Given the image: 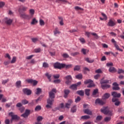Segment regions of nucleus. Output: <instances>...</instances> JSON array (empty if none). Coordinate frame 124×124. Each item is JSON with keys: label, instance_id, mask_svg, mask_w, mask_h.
<instances>
[{"label": "nucleus", "instance_id": "55", "mask_svg": "<svg viewBox=\"0 0 124 124\" xmlns=\"http://www.w3.org/2000/svg\"><path fill=\"white\" fill-rule=\"evenodd\" d=\"M53 83H54L55 84H59V83H61V80L55 79L53 81Z\"/></svg>", "mask_w": 124, "mask_h": 124}, {"label": "nucleus", "instance_id": "56", "mask_svg": "<svg viewBox=\"0 0 124 124\" xmlns=\"http://www.w3.org/2000/svg\"><path fill=\"white\" fill-rule=\"evenodd\" d=\"M71 56H73V57H75V56H77V55H79V52H76L74 53H72L71 54Z\"/></svg>", "mask_w": 124, "mask_h": 124}, {"label": "nucleus", "instance_id": "15", "mask_svg": "<svg viewBox=\"0 0 124 124\" xmlns=\"http://www.w3.org/2000/svg\"><path fill=\"white\" fill-rule=\"evenodd\" d=\"M85 61H86V62H88L89 63H93V62H94V60L93 59H92L88 57L85 58Z\"/></svg>", "mask_w": 124, "mask_h": 124}, {"label": "nucleus", "instance_id": "48", "mask_svg": "<svg viewBox=\"0 0 124 124\" xmlns=\"http://www.w3.org/2000/svg\"><path fill=\"white\" fill-rule=\"evenodd\" d=\"M35 53H40L41 51V49L40 48H36L34 50Z\"/></svg>", "mask_w": 124, "mask_h": 124}, {"label": "nucleus", "instance_id": "53", "mask_svg": "<svg viewBox=\"0 0 124 124\" xmlns=\"http://www.w3.org/2000/svg\"><path fill=\"white\" fill-rule=\"evenodd\" d=\"M42 120H43V118L42 117V116H38L37 118V122H40Z\"/></svg>", "mask_w": 124, "mask_h": 124}, {"label": "nucleus", "instance_id": "33", "mask_svg": "<svg viewBox=\"0 0 124 124\" xmlns=\"http://www.w3.org/2000/svg\"><path fill=\"white\" fill-rule=\"evenodd\" d=\"M114 46V47H115L116 49H117V50H118V51H120L121 52H123V49L120 48V47L118 45H117V44H115Z\"/></svg>", "mask_w": 124, "mask_h": 124}, {"label": "nucleus", "instance_id": "36", "mask_svg": "<svg viewBox=\"0 0 124 124\" xmlns=\"http://www.w3.org/2000/svg\"><path fill=\"white\" fill-rule=\"evenodd\" d=\"M21 102L23 105H26V104H28V103H29V101L24 99L21 101Z\"/></svg>", "mask_w": 124, "mask_h": 124}, {"label": "nucleus", "instance_id": "12", "mask_svg": "<svg viewBox=\"0 0 124 124\" xmlns=\"http://www.w3.org/2000/svg\"><path fill=\"white\" fill-rule=\"evenodd\" d=\"M114 87L112 88L113 90L115 91H119L120 90V87H119V85L117 82H114L113 83Z\"/></svg>", "mask_w": 124, "mask_h": 124}, {"label": "nucleus", "instance_id": "7", "mask_svg": "<svg viewBox=\"0 0 124 124\" xmlns=\"http://www.w3.org/2000/svg\"><path fill=\"white\" fill-rule=\"evenodd\" d=\"M112 102H115V105L116 106H119V105H120V104H121V102L119 101L118 98H115V97L112 98Z\"/></svg>", "mask_w": 124, "mask_h": 124}, {"label": "nucleus", "instance_id": "34", "mask_svg": "<svg viewBox=\"0 0 124 124\" xmlns=\"http://www.w3.org/2000/svg\"><path fill=\"white\" fill-rule=\"evenodd\" d=\"M76 78L77 79H78L79 80H81V79L83 78V76L81 75V74H79L76 76Z\"/></svg>", "mask_w": 124, "mask_h": 124}, {"label": "nucleus", "instance_id": "52", "mask_svg": "<svg viewBox=\"0 0 124 124\" xmlns=\"http://www.w3.org/2000/svg\"><path fill=\"white\" fill-rule=\"evenodd\" d=\"M110 120H111V117H107L105 118L104 121L105 122H109Z\"/></svg>", "mask_w": 124, "mask_h": 124}, {"label": "nucleus", "instance_id": "63", "mask_svg": "<svg viewBox=\"0 0 124 124\" xmlns=\"http://www.w3.org/2000/svg\"><path fill=\"white\" fill-rule=\"evenodd\" d=\"M4 123L5 124H10V120L9 119H6Z\"/></svg>", "mask_w": 124, "mask_h": 124}, {"label": "nucleus", "instance_id": "62", "mask_svg": "<svg viewBox=\"0 0 124 124\" xmlns=\"http://www.w3.org/2000/svg\"><path fill=\"white\" fill-rule=\"evenodd\" d=\"M30 13L31 15H33V14H34V10L30 9Z\"/></svg>", "mask_w": 124, "mask_h": 124}, {"label": "nucleus", "instance_id": "59", "mask_svg": "<svg viewBox=\"0 0 124 124\" xmlns=\"http://www.w3.org/2000/svg\"><path fill=\"white\" fill-rule=\"evenodd\" d=\"M62 57L65 58H69V55H68V54L67 53H64L62 55Z\"/></svg>", "mask_w": 124, "mask_h": 124}, {"label": "nucleus", "instance_id": "25", "mask_svg": "<svg viewBox=\"0 0 124 124\" xmlns=\"http://www.w3.org/2000/svg\"><path fill=\"white\" fill-rule=\"evenodd\" d=\"M76 111H77V108H76V106H74L71 108V113H75L76 112Z\"/></svg>", "mask_w": 124, "mask_h": 124}, {"label": "nucleus", "instance_id": "3", "mask_svg": "<svg viewBox=\"0 0 124 124\" xmlns=\"http://www.w3.org/2000/svg\"><path fill=\"white\" fill-rule=\"evenodd\" d=\"M101 111L105 115H108L109 116H111V115H112V111L109 109L108 107H106L103 108H102L101 109Z\"/></svg>", "mask_w": 124, "mask_h": 124}, {"label": "nucleus", "instance_id": "64", "mask_svg": "<svg viewBox=\"0 0 124 124\" xmlns=\"http://www.w3.org/2000/svg\"><path fill=\"white\" fill-rule=\"evenodd\" d=\"M107 66H113V63L112 62H108L107 63Z\"/></svg>", "mask_w": 124, "mask_h": 124}, {"label": "nucleus", "instance_id": "2", "mask_svg": "<svg viewBox=\"0 0 124 124\" xmlns=\"http://www.w3.org/2000/svg\"><path fill=\"white\" fill-rule=\"evenodd\" d=\"M9 116L11 117V122L12 123L13 121H19L20 118V116L15 114L14 112H11L9 113Z\"/></svg>", "mask_w": 124, "mask_h": 124}, {"label": "nucleus", "instance_id": "16", "mask_svg": "<svg viewBox=\"0 0 124 124\" xmlns=\"http://www.w3.org/2000/svg\"><path fill=\"white\" fill-rule=\"evenodd\" d=\"M72 67V64H66L65 63H63V68H66V69H69Z\"/></svg>", "mask_w": 124, "mask_h": 124}, {"label": "nucleus", "instance_id": "43", "mask_svg": "<svg viewBox=\"0 0 124 124\" xmlns=\"http://www.w3.org/2000/svg\"><path fill=\"white\" fill-rule=\"evenodd\" d=\"M96 121H101V120H102V116L101 115H98L97 116L96 119Z\"/></svg>", "mask_w": 124, "mask_h": 124}, {"label": "nucleus", "instance_id": "31", "mask_svg": "<svg viewBox=\"0 0 124 124\" xmlns=\"http://www.w3.org/2000/svg\"><path fill=\"white\" fill-rule=\"evenodd\" d=\"M61 33V31H59L58 28H56L55 31H54V34L56 35V34H60Z\"/></svg>", "mask_w": 124, "mask_h": 124}, {"label": "nucleus", "instance_id": "32", "mask_svg": "<svg viewBox=\"0 0 124 124\" xmlns=\"http://www.w3.org/2000/svg\"><path fill=\"white\" fill-rule=\"evenodd\" d=\"M81 69V66L80 65H76L74 67V70L78 71Z\"/></svg>", "mask_w": 124, "mask_h": 124}, {"label": "nucleus", "instance_id": "8", "mask_svg": "<svg viewBox=\"0 0 124 124\" xmlns=\"http://www.w3.org/2000/svg\"><path fill=\"white\" fill-rule=\"evenodd\" d=\"M31 111L28 109H26L25 111V112L23 114H22L21 115V117H23V118H28L29 117V115H30Z\"/></svg>", "mask_w": 124, "mask_h": 124}, {"label": "nucleus", "instance_id": "42", "mask_svg": "<svg viewBox=\"0 0 124 124\" xmlns=\"http://www.w3.org/2000/svg\"><path fill=\"white\" fill-rule=\"evenodd\" d=\"M43 67L45 68H47V67H49V64L47 62H44L43 64Z\"/></svg>", "mask_w": 124, "mask_h": 124}, {"label": "nucleus", "instance_id": "24", "mask_svg": "<svg viewBox=\"0 0 124 124\" xmlns=\"http://www.w3.org/2000/svg\"><path fill=\"white\" fill-rule=\"evenodd\" d=\"M45 76L47 77V79H49V82H51V77H52V75L49 74V73H46Z\"/></svg>", "mask_w": 124, "mask_h": 124}, {"label": "nucleus", "instance_id": "57", "mask_svg": "<svg viewBox=\"0 0 124 124\" xmlns=\"http://www.w3.org/2000/svg\"><path fill=\"white\" fill-rule=\"evenodd\" d=\"M81 100V97L78 96L77 98L75 99V102H79Z\"/></svg>", "mask_w": 124, "mask_h": 124}, {"label": "nucleus", "instance_id": "11", "mask_svg": "<svg viewBox=\"0 0 124 124\" xmlns=\"http://www.w3.org/2000/svg\"><path fill=\"white\" fill-rule=\"evenodd\" d=\"M23 92L24 93H25V94H27V95H30V94H31V91L27 88L23 89Z\"/></svg>", "mask_w": 124, "mask_h": 124}, {"label": "nucleus", "instance_id": "54", "mask_svg": "<svg viewBox=\"0 0 124 124\" xmlns=\"http://www.w3.org/2000/svg\"><path fill=\"white\" fill-rule=\"evenodd\" d=\"M79 40L80 41V42H81V43H86V41H85V39H84V38H80L79 39Z\"/></svg>", "mask_w": 124, "mask_h": 124}, {"label": "nucleus", "instance_id": "13", "mask_svg": "<svg viewBox=\"0 0 124 124\" xmlns=\"http://www.w3.org/2000/svg\"><path fill=\"white\" fill-rule=\"evenodd\" d=\"M116 25V23L112 19H110L108 23V26L109 27H114Z\"/></svg>", "mask_w": 124, "mask_h": 124}, {"label": "nucleus", "instance_id": "46", "mask_svg": "<svg viewBox=\"0 0 124 124\" xmlns=\"http://www.w3.org/2000/svg\"><path fill=\"white\" fill-rule=\"evenodd\" d=\"M41 109V106H37L35 108V110H36V111H40Z\"/></svg>", "mask_w": 124, "mask_h": 124}, {"label": "nucleus", "instance_id": "18", "mask_svg": "<svg viewBox=\"0 0 124 124\" xmlns=\"http://www.w3.org/2000/svg\"><path fill=\"white\" fill-rule=\"evenodd\" d=\"M42 98V97H39L37 98V99L32 100L31 103H29V104H33V103H34V101H35L36 103H38L39 101H41Z\"/></svg>", "mask_w": 124, "mask_h": 124}, {"label": "nucleus", "instance_id": "51", "mask_svg": "<svg viewBox=\"0 0 124 124\" xmlns=\"http://www.w3.org/2000/svg\"><path fill=\"white\" fill-rule=\"evenodd\" d=\"M31 40L33 43H35L36 42H37L38 39L37 38H31Z\"/></svg>", "mask_w": 124, "mask_h": 124}, {"label": "nucleus", "instance_id": "49", "mask_svg": "<svg viewBox=\"0 0 124 124\" xmlns=\"http://www.w3.org/2000/svg\"><path fill=\"white\" fill-rule=\"evenodd\" d=\"M98 93V89H95L93 93V95H95Z\"/></svg>", "mask_w": 124, "mask_h": 124}, {"label": "nucleus", "instance_id": "23", "mask_svg": "<svg viewBox=\"0 0 124 124\" xmlns=\"http://www.w3.org/2000/svg\"><path fill=\"white\" fill-rule=\"evenodd\" d=\"M102 88L105 90V89H109L110 86L109 84H101Z\"/></svg>", "mask_w": 124, "mask_h": 124}, {"label": "nucleus", "instance_id": "14", "mask_svg": "<svg viewBox=\"0 0 124 124\" xmlns=\"http://www.w3.org/2000/svg\"><path fill=\"white\" fill-rule=\"evenodd\" d=\"M111 95H112V96H113V97H115V98L116 97H121V93H118L116 92H112L111 93Z\"/></svg>", "mask_w": 124, "mask_h": 124}, {"label": "nucleus", "instance_id": "41", "mask_svg": "<svg viewBox=\"0 0 124 124\" xmlns=\"http://www.w3.org/2000/svg\"><path fill=\"white\" fill-rule=\"evenodd\" d=\"M39 23L41 26H44L45 25V22L42 19H40Z\"/></svg>", "mask_w": 124, "mask_h": 124}, {"label": "nucleus", "instance_id": "39", "mask_svg": "<svg viewBox=\"0 0 124 124\" xmlns=\"http://www.w3.org/2000/svg\"><path fill=\"white\" fill-rule=\"evenodd\" d=\"M92 87H94L93 81L90 82L89 84L88 85L87 88H92Z\"/></svg>", "mask_w": 124, "mask_h": 124}, {"label": "nucleus", "instance_id": "5", "mask_svg": "<svg viewBox=\"0 0 124 124\" xmlns=\"http://www.w3.org/2000/svg\"><path fill=\"white\" fill-rule=\"evenodd\" d=\"M26 82L29 83V84H32L34 86H36L38 82L35 80H33L32 79H28L26 80Z\"/></svg>", "mask_w": 124, "mask_h": 124}, {"label": "nucleus", "instance_id": "21", "mask_svg": "<svg viewBox=\"0 0 124 124\" xmlns=\"http://www.w3.org/2000/svg\"><path fill=\"white\" fill-rule=\"evenodd\" d=\"M108 97H110V94H109V93H106L104 94L102 98L103 99L105 100L108 99Z\"/></svg>", "mask_w": 124, "mask_h": 124}, {"label": "nucleus", "instance_id": "44", "mask_svg": "<svg viewBox=\"0 0 124 124\" xmlns=\"http://www.w3.org/2000/svg\"><path fill=\"white\" fill-rule=\"evenodd\" d=\"M16 62V57H14L11 61V63H15Z\"/></svg>", "mask_w": 124, "mask_h": 124}, {"label": "nucleus", "instance_id": "58", "mask_svg": "<svg viewBox=\"0 0 124 124\" xmlns=\"http://www.w3.org/2000/svg\"><path fill=\"white\" fill-rule=\"evenodd\" d=\"M32 16H30L26 15V16L25 17V19H27L28 20H30V19H31Z\"/></svg>", "mask_w": 124, "mask_h": 124}, {"label": "nucleus", "instance_id": "47", "mask_svg": "<svg viewBox=\"0 0 124 124\" xmlns=\"http://www.w3.org/2000/svg\"><path fill=\"white\" fill-rule=\"evenodd\" d=\"M118 74H121V73L124 74V70L123 69H118Z\"/></svg>", "mask_w": 124, "mask_h": 124}, {"label": "nucleus", "instance_id": "35", "mask_svg": "<svg viewBox=\"0 0 124 124\" xmlns=\"http://www.w3.org/2000/svg\"><path fill=\"white\" fill-rule=\"evenodd\" d=\"M90 92H91V90H90V89H85V94H86V95H87V96H89Z\"/></svg>", "mask_w": 124, "mask_h": 124}, {"label": "nucleus", "instance_id": "19", "mask_svg": "<svg viewBox=\"0 0 124 124\" xmlns=\"http://www.w3.org/2000/svg\"><path fill=\"white\" fill-rule=\"evenodd\" d=\"M110 82H111V81L108 79H106V80L101 79L100 81V84H101V85H102L103 84H108L110 83Z\"/></svg>", "mask_w": 124, "mask_h": 124}, {"label": "nucleus", "instance_id": "61", "mask_svg": "<svg viewBox=\"0 0 124 124\" xmlns=\"http://www.w3.org/2000/svg\"><path fill=\"white\" fill-rule=\"evenodd\" d=\"M5 4V3H4V2H0V8H1V7H3Z\"/></svg>", "mask_w": 124, "mask_h": 124}, {"label": "nucleus", "instance_id": "37", "mask_svg": "<svg viewBox=\"0 0 124 124\" xmlns=\"http://www.w3.org/2000/svg\"><path fill=\"white\" fill-rule=\"evenodd\" d=\"M81 118L82 119V120H87L88 119H90V116L89 115L82 116H81Z\"/></svg>", "mask_w": 124, "mask_h": 124}, {"label": "nucleus", "instance_id": "6", "mask_svg": "<svg viewBox=\"0 0 124 124\" xmlns=\"http://www.w3.org/2000/svg\"><path fill=\"white\" fill-rule=\"evenodd\" d=\"M65 79L67 81L65 82L67 85H70L71 84V81H72V77L71 76L69 75L65 77Z\"/></svg>", "mask_w": 124, "mask_h": 124}, {"label": "nucleus", "instance_id": "27", "mask_svg": "<svg viewBox=\"0 0 124 124\" xmlns=\"http://www.w3.org/2000/svg\"><path fill=\"white\" fill-rule=\"evenodd\" d=\"M109 72H117V70L114 67H110L109 69Z\"/></svg>", "mask_w": 124, "mask_h": 124}, {"label": "nucleus", "instance_id": "60", "mask_svg": "<svg viewBox=\"0 0 124 124\" xmlns=\"http://www.w3.org/2000/svg\"><path fill=\"white\" fill-rule=\"evenodd\" d=\"M33 55H31L29 56H27L26 57V59L27 60H31V59H32V58L33 57Z\"/></svg>", "mask_w": 124, "mask_h": 124}, {"label": "nucleus", "instance_id": "40", "mask_svg": "<svg viewBox=\"0 0 124 124\" xmlns=\"http://www.w3.org/2000/svg\"><path fill=\"white\" fill-rule=\"evenodd\" d=\"M91 82H93V80L91 79L86 80L84 81V84H85V85H87V84H90V83H91Z\"/></svg>", "mask_w": 124, "mask_h": 124}, {"label": "nucleus", "instance_id": "50", "mask_svg": "<svg viewBox=\"0 0 124 124\" xmlns=\"http://www.w3.org/2000/svg\"><path fill=\"white\" fill-rule=\"evenodd\" d=\"M42 90L40 88H37V91L36 93V94H39L40 93H41Z\"/></svg>", "mask_w": 124, "mask_h": 124}, {"label": "nucleus", "instance_id": "30", "mask_svg": "<svg viewBox=\"0 0 124 124\" xmlns=\"http://www.w3.org/2000/svg\"><path fill=\"white\" fill-rule=\"evenodd\" d=\"M77 93L78 94H79V95H81V96H84V91L82 90H79L77 92Z\"/></svg>", "mask_w": 124, "mask_h": 124}, {"label": "nucleus", "instance_id": "4", "mask_svg": "<svg viewBox=\"0 0 124 124\" xmlns=\"http://www.w3.org/2000/svg\"><path fill=\"white\" fill-rule=\"evenodd\" d=\"M54 67L57 69H62V68H63V63H61L59 62H57L54 64Z\"/></svg>", "mask_w": 124, "mask_h": 124}, {"label": "nucleus", "instance_id": "10", "mask_svg": "<svg viewBox=\"0 0 124 124\" xmlns=\"http://www.w3.org/2000/svg\"><path fill=\"white\" fill-rule=\"evenodd\" d=\"M13 22V20L10 18H8L7 17L5 18V23L7 24V25H11L12 24V22Z\"/></svg>", "mask_w": 124, "mask_h": 124}, {"label": "nucleus", "instance_id": "26", "mask_svg": "<svg viewBox=\"0 0 124 124\" xmlns=\"http://www.w3.org/2000/svg\"><path fill=\"white\" fill-rule=\"evenodd\" d=\"M101 15L103 16V17H104V18H102V17H100V19L101 21H103L104 19L105 20H107V16H106V15H105V14H104L103 13H102Z\"/></svg>", "mask_w": 124, "mask_h": 124}, {"label": "nucleus", "instance_id": "17", "mask_svg": "<svg viewBox=\"0 0 124 124\" xmlns=\"http://www.w3.org/2000/svg\"><path fill=\"white\" fill-rule=\"evenodd\" d=\"M18 11L19 12L20 17H21V18H24V19H25L26 16H27V14H26L25 13H22L21 12V9H19Z\"/></svg>", "mask_w": 124, "mask_h": 124}, {"label": "nucleus", "instance_id": "38", "mask_svg": "<svg viewBox=\"0 0 124 124\" xmlns=\"http://www.w3.org/2000/svg\"><path fill=\"white\" fill-rule=\"evenodd\" d=\"M16 86L17 88H20L21 87V81H17L16 82Z\"/></svg>", "mask_w": 124, "mask_h": 124}, {"label": "nucleus", "instance_id": "22", "mask_svg": "<svg viewBox=\"0 0 124 124\" xmlns=\"http://www.w3.org/2000/svg\"><path fill=\"white\" fill-rule=\"evenodd\" d=\"M84 113L88 115H93V112L89 109H86L84 110Z\"/></svg>", "mask_w": 124, "mask_h": 124}, {"label": "nucleus", "instance_id": "28", "mask_svg": "<svg viewBox=\"0 0 124 124\" xmlns=\"http://www.w3.org/2000/svg\"><path fill=\"white\" fill-rule=\"evenodd\" d=\"M69 88L70 89H71L72 90H75V91L77 90V86L75 84L71 85Z\"/></svg>", "mask_w": 124, "mask_h": 124}, {"label": "nucleus", "instance_id": "20", "mask_svg": "<svg viewBox=\"0 0 124 124\" xmlns=\"http://www.w3.org/2000/svg\"><path fill=\"white\" fill-rule=\"evenodd\" d=\"M69 93H70V91L69 90H65L64 91V97L66 98L68 94H69Z\"/></svg>", "mask_w": 124, "mask_h": 124}, {"label": "nucleus", "instance_id": "1", "mask_svg": "<svg viewBox=\"0 0 124 124\" xmlns=\"http://www.w3.org/2000/svg\"><path fill=\"white\" fill-rule=\"evenodd\" d=\"M49 98L47 100V105H46V107L49 109V108H52V105H53V102L55 101L54 99L55 98V93L52 92H49Z\"/></svg>", "mask_w": 124, "mask_h": 124}, {"label": "nucleus", "instance_id": "29", "mask_svg": "<svg viewBox=\"0 0 124 124\" xmlns=\"http://www.w3.org/2000/svg\"><path fill=\"white\" fill-rule=\"evenodd\" d=\"M37 23H38V21L36 20V18H34L32 20L31 25H35V24H37Z\"/></svg>", "mask_w": 124, "mask_h": 124}, {"label": "nucleus", "instance_id": "45", "mask_svg": "<svg viewBox=\"0 0 124 124\" xmlns=\"http://www.w3.org/2000/svg\"><path fill=\"white\" fill-rule=\"evenodd\" d=\"M81 53L83 54V55H86L87 54V49L85 48H83L81 49Z\"/></svg>", "mask_w": 124, "mask_h": 124}, {"label": "nucleus", "instance_id": "9", "mask_svg": "<svg viewBox=\"0 0 124 124\" xmlns=\"http://www.w3.org/2000/svg\"><path fill=\"white\" fill-rule=\"evenodd\" d=\"M95 104H99V105H104L105 104V102H103L102 100L99 98L95 100Z\"/></svg>", "mask_w": 124, "mask_h": 124}]
</instances>
